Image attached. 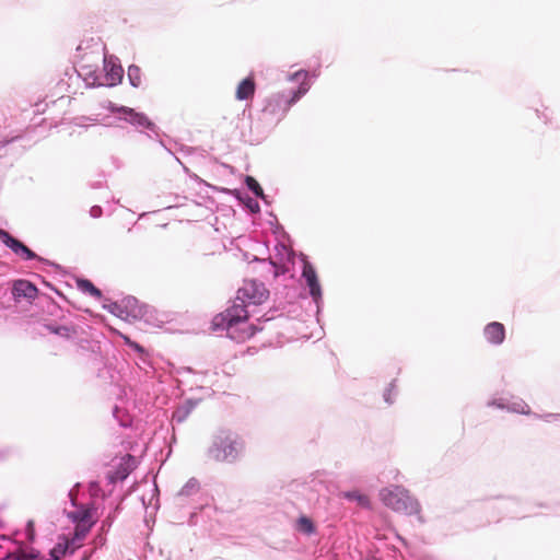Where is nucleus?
I'll list each match as a JSON object with an SVG mask.
<instances>
[{"label": "nucleus", "instance_id": "f257e3e1", "mask_svg": "<svg viewBox=\"0 0 560 560\" xmlns=\"http://www.w3.org/2000/svg\"><path fill=\"white\" fill-rule=\"evenodd\" d=\"M248 312L245 304L235 302L224 312L215 315L212 319L214 329H225L228 336L236 342H244L252 338L257 329L247 322Z\"/></svg>", "mask_w": 560, "mask_h": 560}, {"label": "nucleus", "instance_id": "f03ea898", "mask_svg": "<svg viewBox=\"0 0 560 560\" xmlns=\"http://www.w3.org/2000/svg\"><path fill=\"white\" fill-rule=\"evenodd\" d=\"M244 448L241 438L226 430H221L214 435L212 445L209 448V456L215 462H235Z\"/></svg>", "mask_w": 560, "mask_h": 560}, {"label": "nucleus", "instance_id": "7ed1b4c3", "mask_svg": "<svg viewBox=\"0 0 560 560\" xmlns=\"http://www.w3.org/2000/svg\"><path fill=\"white\" fill-rule=\"evenodd\" d=\"M380 498L387 508L396 512L412 514L419 511V503L404 488H385L381 490Z\"/></svg>", "mask_w": 560, "mask_h": 560}, {"label": "nucleus", "instance_id": "20e7f679", "mask_svg": "<svg viewBox=\"0 0 560 560\" xmlns=\"http://www.w3.org/2000/svg\"><path fill=\"white\" fill-rule=\"evenodd\" d=\"M269 296L268 290L264 283L255 280H245L243 285L237 291L236 300L242 303H250L259 305L264 303Z\"/></svg>", "mask_w": 560, "mask_h": 560}, {"label": "nucleus", "instance_id": "39448f33", "mask_svg": "<svg viewBox=\"0 0 560 560\" xmlns=\"http://www.w3.org/2000/svg\"><path fill=\"white\" fill-rule=\"evenodd\" d=\"M0 242L8 246L15 255L25 260L35 259L37 257L32 249L4 230H0Z\"/></svg>", "mask_w": 560, "mask_h": 560}, {"label": "nucleus", "instance_id": "423d86ee", "mask_svg": "<svg viewBox=\"0 0 560 560\" xmlns=\"http://www.w3.org/2000/svg\"><path fill=\"white\" fill-rule=\"evenodd\" d=\"M136 458L132 455L124 456L114 471H109L107 478L109 482L115 483L119 480L126 479L129 474L136 468Z\"/></svg>", "mask_w": 560, "mask_h": 560}, {"label": "nucleus", "instance_id": "0eeeda50", "mask_svg": "<svg viewBox=\"0 0 560 560\" xmlns=\"http://www.w3.org/2000/svg\"><path fill=\"white\" fill-rule=\"evenodd\" d=\"M97 522L96 516H88V518H83L81 522L75 523V528L73 533V537L70 540L72 546V551L81 546V541L86 537L92 526Z\"/></svg>", "mask_w": 560, "mask_h": 560}, {"label": "nucleus", "instance_id": "6e6552de", "mask_svg": "<svg viewBox=\"0 0 560 560\" xmlns=\"http://www.w3.org/2000/svg\"><path fill=\"white\" fill-rule=\"evenodd\" d=\"M109 109L114 113H121L126 116V120H128L130 124L143 127V128H151L153 124L150 121V119L142 113H137L132 108L129 107H116L114 105L109 106Z\"/></svg>", "mask_w": 560, "mask_h": 560}, {"label": "nucleus", "instance_id": "1a4fd4ad", "mask_svg": "<svg viewBox=\"0 0 560 560\" xmlns=\"http://www.w3.org/2000/svg\"><path fill=\"white\" fill-rule=\"evenodd\" d=\"M302 276L306 281L307 287L310 288V293L313 299H319L322 296L320 284L318 282L315 268L308 261L304 262Z\"/></svg>", "mask_w": 560, "mask_h": 560}, {"label": "nucleus", "instance_id": "9d476101", "mask_svg": "<svg viewBox=\"0 0 560 560\" xmlns=\"http://www.w3.org/2000/svg\"><path fill=\"white\" fill-rule=\"evenodd\" d=\"M124 310L120 311L119 316L128 322H135L142 318L145 314V310L135 299H128L124 301Z\"/></svg>", "mask_w": 560, "mask_h": 560}, {"label": "nucleus", "instance_id": "9b49d317", "mask_svg": "<svg viewBox=\"0 0 560 560\" xmlns=\"http://www.w3.org/2000/svg\"><path fill=\"white\" fill-rule=\"evenodd\" d=\"M37 288L27 280H16L12 287V294L16 300H34L37 296Z\"/></svg>", "mask_w": 560, "mask_h": 560}, {"label": "nucleus", "instance_id": "f8f14e48", "mask_svg": "<svg viewBox=\"0 0 560 560\" xmlns=\"http://www.w3.org/2000/svg\"><path fill=\"white\" fill-rule=\"evenodd\" d=\"M483 334L490 343L500 345L505 338V328L503 324L492 322L485 327Z\"/></svg>", "mask_w": 560, "mask_h": 560}, {"label": "nucleus", "instance_id": "ddd939ff", "mask_svg": "<svg viewBox=\"0 0 560 560\" xmlns=\"http://www.w3.org/2000/svg\"><path fill=\"white\" fill-rule=\"evenodd\" d=\"M255 93V82L254 79L248 77L241 81L236 89V98L237 100H248L254 96Z\"/></svg>", "mask_w": 560, "mask_h": 560}, {"label": "nucleus", "instance_id": "4468645a", "mask_svg": "<svg viewBox=\"0 0 560 560\" xmlns=\"http://www.w3.org/2000/svg\"><path fill=\"white\" fill-rule=\"evenodd\" d=\"M37 557H38V551H36L33 548H30V549L19 548L14 552L9 553L7 558L13 559V560H34Z\"/></svg>", "mask_w": 560, "mask_h": 560}, {"label": "nucleus", "instance_id": "2eb2a0df", "mask_svg": "<svg viewBox=\"0 0 560 560\" xmlns=\"http://www.w3.org/2000/svg\"><path fill=\"white\" fill-rule=\"evenodd\" d=\"M342 495L348 500L357 501L358 504L362 508H370L371 502L369 497L363 493H360L359 491L345 492Z\"/></svg>", "mask_w": 560, "mask_h": 560}, {"label": "nucleus", "instance_id": "dca6fc26", "mask_svg": "<svg viewBox=\"0 0 560 560\" xmlns=\"http://www.w3.org/2000/svg\"><path fill=\"white\" fill-rule=\"evenodd\" d=\"M78 285L83 292L89 293L96 299L102 296L101 290L97 289L90 280H79Z\"/></svg>", "mask_w": 560, "mask_h": 560}, {"label": "nucleus", "instance_id": "f3484780", "mask_svg": "<svg viewBox=\"0 0 560 560\" xmlns=\"http://www.w3.org/2000/svg\"><path fill=\"white\" fill-rule=\"evenodd\" d=\"M88 516H96V511L93 508H85L69 514V517L74 522H81L83 518H88Z\"/></svg>", "mask_w": 560, "mask_h": 560}, {"label": "nucleus", "instance_id": "a211bd4d", "mask_svg": "<svg viewBox=\"0 0 560 560\" xmlns=\"http://www.w3.org/2000/svg\"><path fill=\"white\" fill-rule=\"evenodd\" d=\"M298 529L305 534H313L315 532V526L308 517L301 516L298 520Z\"/></svg>", "mask_w": 560, "mask_h": 560}, {"label": "nucleus", "instance_id": "6ab92c4d", "mask_svg": "<svg viewBox=\"0 0 560 560\" xmlns=\"http://www.w3.org/2000/svg\"><path fill=\"white\" fill-rule=\"evenodd\" d=\"M245 184H246L247 188L250 191H253L257 197L264 196L262 188L260 187L259 183L254 177L246 176Z\"/></svg>", "mask_w": 560, "mask_h": 560}, {"label": "nucleus", "instance_id": "aec40b11", "mask_svg": "<svg viewBox=\"0 0 560 560\" xmlns=\"http://www.w3.org/2000/svg\"><path fill=\"white\" fill-rule=\"evenodd\" d=\"M47 329L52 334H56V335H59L62 337H67V338H69L74 332V330L68 326L55 327V326L48 325Z\"/></svg>", "mask_w": 560, "mask_h": 560}, {"label": "nucleus", "instance_id": "412c9836", "mask_svg": "<svg viewBox=\"0 0 560 560\" xmlns=\"http://www.w3.org/2000/svg\"><path fill=\"white\" fill-rule=\"evenodd\" d=\"M128 77L135 88H138L141 84L140 69L137 66L129 67Z\"/></svg>", "mask_w": 560, "mask_h": 560}, {"label": "nucleus", "instance_id": "4be33fe9", "mask_svg": "<svg viewBox=\"0 0 560 560\" xmlns=\"http://www.w3.org/2000/svg\"><path fill=\"white\" fill-rule=\"evenodd\" d=\"M308 90V86L304 83L301 84V86L298 89L296 92H294L293 96L289 101V105H292L295 103L302 95H304Z\"/></svg>", "mask_w": 560, "mask_h": 560}, {"label": "nucleus", "instance_id": "5701e85b", "mask_svg": "<svg viewBox=\"0 0 560 560\" xmlns=\"http://www.w3.org/2000/svg\"><path fill=\"white\" fill-rule=\"evenodd\" d=\"M69 548L72 549L70 540L67 541V545L65 547L61 544L57 545L50 552H55V556L60 557L61 555H65Z\"/></svg>", "mask_w": 560, "mask_h": 560}, {"label": "nucleus", "instance_id": "b1692460", "mask_svg": "<svg viewBox=\"0 0 560 560\" xmlns=\"http://www.w3.org/2000/svg\"><path fill=\"white\" fill-rule=\"evenodd\" d=\"M27 530H28V537L30 539H33V536H34V526H33V522H30L28 525H27Z\"/></svg>", "mask_w": 560, "mask_h": 560}, {"label": "nucleus", "instance_id": "393cba45", "mask_svg": "<svg viewBox=\"0 0 560 560\" xmlns=\"http://www.w3.org/2000/svg\"><path fill=\"white\" fill-rule=\"evenodd\" d=\"M125 340H126L129 345H131L132 347H135L137 350H141V348H140V346H139V345H137V343H131V342H130V340H129L127 337H125Z\"/></svg>", "mask_w": 560, "mask_h": 560}, {"label": "nucleus", "instance_id": "a878e982", "mask_svg": "<svg viewBox=\"0 0 560 560\" xmlns=\"http://www.w3.org/2000/svg\"><path fill=\"white\" fill-rule=\"evenodd\" d=\"M50 559L47 560H59V556H55V552H50Z\"/></svg>", "mask_w": 560, "mask_h": 560}]
</instances>
